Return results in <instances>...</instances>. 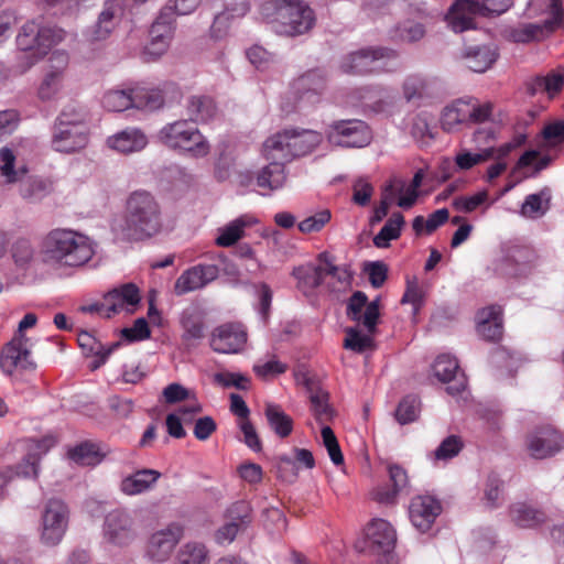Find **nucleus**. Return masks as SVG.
<instances>
[{"label":"nucleus","instance_id":"obj_9","mask_svg":"<svg viewBox=\"0 0 564 564\" xmlns=\"http://www.w3.org/2000/svg\"><path fill=\"white\" fill-rule=\"evenodd\" d=\"M101 535L104 542L110 546L123 549L131 545L138 536L131 511L117 508L107 512Z\"/></svg>","mask_w":564,"mask_h":564},{"label":"nucleus","instance_id":"obj_47","mask_svg":"<svg viewBox=\"0 0 564 564\" xmlns=\"http://www.w3.org/2000/svg\"><path fill=\"white\" fill-rule=\"evenodd\" d=\"M209 552L205 544L189 541L183 544L175 558V564H208Z\"/></svg>","mask_w":564,"mask_h":564},{"label":"nucleus","instance_id":"obj_25","mask_svg":"<svg viewBox=\"0 0 564 564\" xmlns=\"http://www.w3.org/2000/svg\"><path fill=\"white\" fill-rule=\"evenodd\" d=\"M441 511L442 506L440 501L432 496H416L409 506L410 520L413 527L421 532L431 529Z\"/></svg>","mask_w":564,"mask_h":564},{"label":"nucleus","instance_id":"obj_52","mask_svg":"<svg viewBox=\"0 0 564 564\" xmlns=\"http://www.w3.org/2000/svg\"><path fill=\"white\" fill-rule=\"evenodd\" d=\"M494 156L491 149H480V151L471 152L467 149H460L455 155V164L458 170L467 171L474 166L487 162Z\"/></svg>","mask_w":564,"mask_h":564},{"label":"nucleus","instance_id":"obj_36","mask_svg":"<svg viewBox=\"0 0 564 564\" xmlns=\"http://www.w3.org/2000/svg\"><path fill=\"white\" fill-rule=\"evenodd\" d=\"M467 98H459L444 107L441 113V126L445 132H456L462 126L468 124Z\"/></svg>","mask_w":564,"mask_h":564},{"label":"nucleus","instance_id":"obj_32","mask_svg":"<svg viewBox=\"0 0 564 564\" xmlns=\"http://www.w3.org/2000/svg\"><path fill=\"white\" fill-rule=\"evenodd\" d=\"M161 473L143 468L126 476L120 484V490L127 496H137L151 490L160 479Z\"/></svg>","mask_w":564,"mask_h":564},{"label":"nucleus","instance_id":"obj_64","mask_svg":"<svg viewBox=\"0 0 564 564\" xmlns=\"http://www.w3.org/2000/svg\"><path fill=\"white\" fill-rule=\"evenodd\" d=\"M398 36L405 42H416L425 35L423 24L414 21H404L397 28Z\"/></svg>","mask_w":564,"mask_h":564},{"label":"nucleus","instance_id":"obj_14","mask_svg":"<svg viewBox=\"0 0 564 564\" xmlns=\"http://www.w3.org/2000/svg\"><path fill=\"white\" fill-rule=\"evenodd\" d=\"M31 347L32 343L25 335H14L0 355V367L3 372L12 375L17 369H35V364L31 359Z\"/></svg>","mask_w":564,"mask_h":564},{"label":"nucleus","instance_id":"obj_22","mask_svg":"<svg viewBox=\"0 0 564 564\" xmlns=\"http://www.w3.org/2000/svg\"><path fill=\"white\" fill-rule=\"evenodd\" d=\"M141 300L139 289L133 283H127L109 291L104 296V306L106 307V318L126 312L131 314Z\"/></svg>","mask_w":564,"mask_h":564},{"label":"nucleus","instance_id":"obj_56","mask_svg":"<svg viewBox=\"0 0 564 564\" xmlns=\"http://www.w3.org/2000/svg\"><path fill=\"white\" fill-rule=\"evenodd\" d=\"M420 412V401L414 395H408L401 400L397 410L395 419L400 424H408L417 419Z\"/></svg>","mask_w":564,"mask_h":564},{"label":"nucleus","instance_id":"obj_51","mask_svg":"<svg viewBox=\"0 0 564 564\" xmlns=\"http://www.w3.org/2000/svg\"><path fill=\"white\" fill-rule=\"evenodd\" d=\"M312 412L321 425H325L333 419L334 411L328 403V393L322 389L310 391Z\"/></svg>","mask_w":564,"mask_h":564},{"label":"nucleus","instance_id":"obj_18","mask_svg":"<svg viewBox=\"0 0 564 564\" xmlns=\"http://www.w3.org/2000/svg\"><path fill=\"white\" fill-rule=\"evenodd\" d=\"M247 332L239 323H226L210 335V347L218 354H239L247 344Z\"/></svg>","mask_w":564,"mask_h":564},{"label":"nucleus","instance_id":"obj_28","mask_svg":"<svg viewBox=\"0 0 564 564\" xmlns=\"http://www.w3.org/2000/svg\"><path fill=\"white\" fill-rule=\"evenodd\" d=\"M170 94L178 95V91L173 85H164L163 88L133 87V108L144 111L158 110L169 100Z\"/></svg>","mask_w":564,"mask_h":564},{"label":"nucleus","instance_id":"obj_45","mask_svg":"<svg viewBox=\"0 0 564 564\" xmlns=\"http://www.w3.org/2000/svg\"><path fill=\"white\" fill-rule=\"evenodd\" d=\"M212 145L208 139L196 127L183 143L178 152L189 159H204L209 155Z\"/></svg>","mask_w":564,"mask_h":564},{"label":"nucleus","instance_id":"obj_29","mask_svg":"<svg viewBox=\"0 0 564 564\" xmlns=\"http://www.w3.org/2000/svg\"><path fill=\"white\" fill-rule=\"evenodd\" d=\"M148 137L138 128H127L107 138V147L121 154L142 151L148 145Z\"/></svg>","mask_w":564,"mask_h":564},{"label":"nucleus","instance_id":"obj_16","mask_svg":"<svg viewBox=\"0 0 564 564\" xmlns=\"http://www.w3.org/2000/svg\"><path fill=\"white\" fill-rule=\"evenodd\" d=\"M325 88V75L323 72L314 69L294 79L291 86V93L297 105L303 108L317 105L321 101Z\"/></svg>","mask_w":564,"mask_h":564},{"label":"nucleus","instance_id":"obj_49","mask_svg":"<svg viewBox=\"0 0 564 564\" xmlns=\"http://www.w3.org/2000/svg\"><path fill=\"white\" fill-rule=\"evenodd\" d=\"M346 337L344 339V347L357 354L373 348V335L376 332L362 333L357 327H347L345 329Z\"/></svg>","mask_w":564,"mask_h":564},{"label":"nucleus","instance_id":"obj_63","mask_svg":"<svg viewBox=\"0 0 564 564\" xmlns=\"http://www.w3.org/2000/svg\"><path fill=\"white\" fill-rule=\"evenodd\" d=\"M214 381L225 388L235 387L239 390H247L250 380L239 372L221 371L214 375Z\"/></svg>","mask_w":564,"mask_h":564},{"label":"nucleus","instance_id":"obj_55","mask_svg":"<svg viewBox=\"0 0 564 564\" xmlns=\"http://www.w3.org/2000/svg\"><path fill=\"white\" fill-rule=\"evenodd\" d=\"M69 458L78 465L94 466L101 462V456L95 444L84 442L68 452Z\"/></svg>","mask_w":564,"mask_h":564},{"label":"nucleus","instance_id":"obj_26","mask_svg":"<svg viewBox=\"0 0 564 564\" xmlns=\"http://www.w3.org/2000/svg\"><path fill=\"white\" fill-rule=\"evenodd\" d=\"M228 518L226 522L215 532V541L220 545L230 544L237 534L247 528L250 523V508L248 503L238 501L228 509Z\"/></svg>","mask_w":564,"mask_h":564},{"label":"nucleus","instance_id":"obj_5","mask_svg":"<svg viewBox=\"0 0 564 564\" xmlns=\"http://www.w3.org/2000/svg\"><path fill=\"white\" fill-rule=\"evenodd\" d=\"M89 141L85 116L75 108H65L57 117L52 131L51 145L61 153H75L85 149Z\"/></svg>","mask_w":564,"mask_h":564},{"label":"nucleus","instance_id":"obj_21","mask_svg":"<svg viewBox=\"0 0 564 564\" xmlns=\"http://www.w3.org/2000/svg\"><path fill=\"white\" fill-rule=\"evenodd\" d=\"M219 269L215 264H197L185 270L174 283V293L178 296L200 290L218 278Z\"/></svg>","mask_w":564,"mask_h":564},{"label":"nucleus","instance_id":"obj_61","mask_svg":"<svg viewBox=\"0 0 564 564\" xmlns=\"http://www.w3.org/2000/svg\"><path fill=\"white\" fill-rule=\"evenodd\" d=\"M332 218L328 209H323L299 223V230L303 234L318 232Z\"/></svg>","mask_w":564,"mask_h":564},{"label":"nucleus","instance_id":"obj_20","mask_svg":"<svg viewBox=\"0 0 564 564\" xmlns=\"http://www.w3.org/2000/svg\"><path fill=\"white\" fill-rule=\"evenodd\" d=\"M477 15H486L479 0H455L445 15V21L451 30L460 33L475 29Z\"/></svg>","mask_w":564,"mask_h":564},{"label":"nucleus","instance_id":"obj_33","mask_svg":"<svg viewBox=\"0 0 564 564\" xmlns=\"http://www.w3.org/2000/svg\"><path fill=\"white\" fill-rule=\"evenodd\" d=\"M463 58L470 70L484 73L495 64L498 52L494 45H474L464 50Z\"/></svg>","mask_w":564,"mask_h":564},{"label":"nucleus","instance_id":"obj_19","mask_svg":"<svg viewBox=\"0 0 564 564\" xmlns=\"http://www.w3.org/2000/svg\"><path fill=\"white\" fill-rule=\"evenodd\" d=\"M121 14V0H106L96 22L84 32L85 40L89 43L107 40L119 24Z\"/></svg>","mask_w":564,"mask_h":564},{"label":"nucleus","instance_id":"obj_57","mask_svg":"<svg viewBox=\"0 0 564 564\" xmlns=\"http://www.w3.org/2000/svg\"><path fill=\"white\" fill-rule=\"evenodd\" d=\"M549 209V198L543 193L527 196L522 204V214L527 217L536 218Z\"/></svg>","mask_w":564,"mask_h":564},{"label":"nucleus","instance_id":"obj_42","mask_svg":"<svg viewBox=\"0 0 564 564\" xmlns=\"http://www.w3.org/2000/svg\"><path fill=\"white\" fill-rule=\"evenodd\" d=\"M388 473L393 489L381 488L375 491L373 499L380 503H392L397 495L408 485L406 471L401 466L391 464L388 466Z\"/></svg>","mask_w":564,"mask_h":564},{"label":"nucleus","instance_id":"obj_6","mask_svg":"<svg viewBox=\"0 0 564 564\" xmlns=\"http://www.w3.org/2000/svg\"><path fill=\"white\" fill-rule=\"evenodd\" d=\"M397 58V52L382 47L370 46L348 53L339 62L345 74L365 75L390 70V63Z\"/></svg>","mask_w":564,"mask_h":564},{"label":"nucleus","instance_id":"obj_62","mask_svg":"<svg viewBox=\"0 0 564 564\" xmlns=\"http://www.w3.org/2000/svg\"><path fill=\"white\" fill-rule=\"evenodd\" d=\"M425 293L417 284L416 280H408L406 290L402 296V304H411L412 313L416 315L424 303Z\"/></svg>","mask_w":564,"mask_h":564},{"label":"nucleus","instance_id":"obj_46","mask_svg":"<svg viewBox=\"0 0 564 564\" xmlns=\"http://www.w3.org/2000/svg\"><path fill=\"white\" fill-rule=\"evenodd\" d=\"M264 413L270 427L278 436L284 438L292 433L293 420L279 405L267 404Z\"/></svg>","mask_w":564,"mask_h":564},{"label":"nucleus","instance_id":"obj_58","mask_svg":"<svg viewBox=\"0 0 564 564\" xmlns=\"http://www.w3.org/2000/svg\"><path fill=\"white\" fill-rule=\"evenodd\" d=\"M468 102V124L481 123L490 119L494 110V105L490 101L479 102L475 98H467Z\"/></svg>","mask_w":564,"mask_h":564},{"label":"nucleus","instance_id":"obj_30","mask_svg":"<svg viewBox=\"0 0 564 564\" xmlns=\"http://www.w3.org/2000/svg\"><path fill=\"white\" fill-rule=\"evenodd\" d=\"M19 195L29 204H39L54 191V182L50 177L32 175L23 177L19 183Z\"/></svg>","mask_w":564,"mask_h":564},{"label":"nucleus","instance_id":"obj_31","mask_svg":"<svg viewBox=\"0 0 564 564\" xmlns=\"http://www.w3.org/2000/svg\"><path fill=\"white\" fill-rule=\"evenodd\" d=\"M196 128L193 121L181 119L163 126L156 133V139L166 148L178 151L188 135Z\"/></svg>","mask_w":564,"mask_h":564},{"label":"nucleus","instance_id":"obj_24","mask_svg":"<svg viewBox=\"0 0 564 564\" xmlns=\"http://www.w3.org/2000/svg\"><path fill=\"white\" fill-rule=\"evenodd\" d=\"M366 538L370 551L383 554L377 564L384 557H393L388 553L394 547L397 533L388 521L383 519L372 520L366 529Z\"/></svg>","mask_w":564,"mask_h":564},{"label":"nucleus","instance_id":"obj_38","mask_svg":"<svg viewBox=\"0 0 564 564\" xmlns=\"http://www.w3.org/2000/svg\"><path fill=\"white\" fill-rule=\"evenodd\" d=\"M188 119L195 123H206L217 116L214 100L207 96H192L186 105Z\"/></svg>","mask_w":564,"mask_h":564},{"label":"nucleus","instance_id":"obj_60","mask_svg":"<svg viewBox=\"0 0 564 564\" xmlns=\"http://www.w3.org/2000/svg\"><path fill=\"white\" fill-rule=\"evenodd\" d=\"M47 53H42L35 50H19L15 57L14 72L19 75L26 73L36 63H39Z\"/></svg>","mask_w":564,"mask_h":564},{"label":"nucleus","instance_id":"obj_27","mask_svg":"<svg viewBox=\"0 0 564 564\" xmlns=\"http://www.w3.org/2000/svg\"><path fill=\"white\" fill-rule=\"evenodd\" d=\"M433 372L440 381L448 383V394L457 395L465 390L466 379L458 372V362L451 355H440L433 365Z\"/></svg>","mask_w":564,"mask_h":564},{"label":"nucleus","instance_id":"obj_11","mask_svg":"<svg viewBox=\"0 0 564 564\" xmlns=\"http://www.w3.org/2000/svg\"><path fill=\"white\" fill-rule=\"evenodd\" d=\"M69 519L67 506L59 499L46 503L41 522L40 540L46 546H56L63 540Z\"/></svg>","mask_w":564,"mask_h":564},{"label":"nucleus","instance_id":"obj_37","mask_svg":"<svg viewBox=\"0 0 564 564\" xmlns=\"http://www.w3.org/2000/svg\"><path fill=\"white\" fill-rule=\"evenodd\" d=\"M511 521L519 528L535 529L546 522L544 511L525 502H516L510 507Z\"/></svg>","mask_w":564,"mask_h":564},{"label":"nucleus","instance_id":"obj_43","mask_svg":"<svg viewBox=\"0 0 564 564\" xmlns=\"http://www.w3.org/2000/svg\"><path fill=\"white\" fill-rule=\"evenodd\" d=\"M252 225V219L248 216L238 217L221 228H218L216 245L220 247H230L243 237L245 229Z\"/></svg>","mask_w":564,"mask_h":564},{"label":"nucleus","instance_id":"obj_13","mask_svg":"<svg viewBox=\"0 0 564 564\" xmlns=\"http://www.w3.org/2000/svg\"><path fill=\"white\" fill-rule=\"evenodd\" d=\"M183 535L184 527L177 522H171L166 527L154 531L147 544L148 557L156 563L165 562Z\"/></svg>","mask_w":564,"mask_h":564},{"label":"nucleus","instance_id":"obj_34","mask_svg":"<svg viewBox=\"0 0 564 564\" xmlns=\"http://www.w3.org/2000/svg\"><path fill=\"white\" fill-rule=\"evenodd\" d=\"M501 308L499 306H489L482 308L477 314V332L487 340H499L502 336Z\"/></svg>","mask_w":564,"mask_h":564},{"label":"nucleus","instance_id":"obj_39","mask_svg":"<svg viewBox=\"0 0 564 564\" xmlns=\"http://www.w3.org/2000/svg\"><path fill=\"white\" fill-rule=\"evenodd\" d=\"M269 161L270 163L258 173L257 185L261 188L275 191L281 188L286 181L284 160Z\"/></svg>","mask_w":564,"mask_h":564},{"label":"nucleus","instance_id":"obj_35","mask_svg":"<svg viewBox=\"0 0 564 564\" xmlns=\"http://www.w3.org/2000/svg\"><path fill=\"white\" fill-rule=\"evenodd\" d=\"M28 173L25 165H17V154L9 147L0 149V185L8 187L18 184Z\"/></svg>","mask_w":564,"mask_h":564},{"label":"nucleus","instance_id":"obj_4","mask_svg":"<svg viewBox=\"0 0 564 564\" xmlns=\"http://www.w3.org/2000/svg\"><path fill=\"white\" fill-rule=\"evenodd\" d=\"M272 29L281 35L299 36L311 31L316 18L313 9L303 0H274Z\"/></svg>","mask_w":564,"mask_h":564},{"label":"nucleus","instance_id":"obj_15","mask_svg":"<svg viewBox=\"0 0 564 564\" xmlns=\"http://www.w3.org/2000/svg\"><path fill=\"white\" fill-rule=\"evenodd\" d=\"M173 9L164 6L150 30V42L144 48V54L158 58L170 47L174 34Z\"/></svg>","mask_w":564,"mask_h":564},{"label":"nucleus","instance_id":"obj_2","mask_svg":"<svg viewBox=\"0 0 564 564\" xmlns=\"http://www.w3.org/2000/svg\"><path fill=\"white\" fill-rule=\"evenodd\" d=\"M163 227L162 208L158 199L147 191L130 194L126 204L120 231L127 239L143 240L158 235Z\"/></svg>","mask_w":564,"mask_h":564},{"label":"nucleus","instance_id":"obj_41","mask_svg":"<svg viewBox=\"0 0 564 564\" xmlns=\"http://www.w3.org/2000/svg\"><path fill=\"white\" fill-rule=\"evenodd\" d=\"M181 325L184 330L183 339L187 343H195L204 337V318L196 307H187L182 312Z\"/></svg>","mask_w":564,"mask_h":564},{"label":"nucleus","instance_id":"obj_40","mask_svg":"<svg viewBox=\"0 0 564 564\" xmlns=\"http://www.w3.org/2000/svg\"><path fill=\"white\" fill-rule=\"evenodd\" d=\"M564 84V69L557 68L552 70L545 76H535L528 82V91L531 95L538 93H546L550 97L556 95L563 87Z\"/></svg>","mask_w":564,"mask_h":564},{"label":"nucleus","instance_id":"obj_23","mask_svg":"<svg viewBox=\"0 0 564 564\" xmlns=\"http://www.w3.org/2000/svg\"><path fill=\"white\" fill-rule=\"evenodd\" d=\"M347 316L351 321L361 324L368 332H376L380 316L378 301L368 303L367 295L361 291H357L348 301Z\"/></svg>","mask_w":564,"mask_h":564},{"label":"nucleus","instance_id":"obj_10","mask_svg":"<svg viewBox=\"0 0 564 564\" xmlns=\"http://www.w3.org/2000/svg\"><path fill=\"white\" fill-rule=\"evenodd\" d=\"M325 135L330 144L340 148H364L372 139L367 123L357 119L333 121L327 126Z\"/></svg>","mask_w":564,"mask_h":564},{"label":"nucleus","instance_id":"obj_48","mask_svg":"<svg viewBox=\"0 0 564 564\" xmlns=\"http://www.w3.org/2000/svg\"><path fill=\"white\" fill-rule=\"evenodd\" d=\"M404 225V217L401 213H394L387 220L381 230L375 236L373 245L377 248H387L391 240L398 239Z\"/></svg>","mask_w":564,"mask_h":564},{"label":"nucleus","instance_id":"obj_44","mask_svg":"<svg viewBox=\"0 0 564 564\" xmlns=\"http://www.w3.org/2000/svg\"><path fill=\"white\" fill-rule=\"evenodd\" d=\"M78 344L87 354H91L97 357V360L93 365L94 369L104 365L112 351L120 346V343L117 341L112 343L109 347L106 348L100 341H98L87 332H82L78 335Z\"/></svg>","mask_w":564,"mask_h":564},{"label":"nucleus","instance_id":"obj_17","mask_svg":"<svg viewBox=\"0 0 564 564\" xmlns=\"http://www.w3.org/2000/svg\"><path fill=\"white\" fill-rule=\"evenodd\" d=\"M564 438L551 425H544L531 431L525 441L527 449L533 458L543 459L555 455L562 448Z\"/></svg>","mask_w":564,"mask_h":564},{"label":"nucleus","instance_id":"obj_53","mask_svg":"<svg viewBox=\"0 0 564 564\" xmlns=\"http://www.w3.org/2000/svg\"><path fill=\"white\" fill-rule=\"evenodd\" d=\"M102 105L109 111H124L133 108L132 88L107 91L102 97Z\"/></svg>","mask_w":564,"mask_h":564},{"label":"nucleus","instance_id":"obj_3","mask_svg":"<svg viewBox=\"0 0 564 564\" xmlns=\"http://www.w3.org/2000/svg\"><path fill=\"white\" fill-rule=\"evenodd\" d=\"M324 140L323 133L311 129H285L263 143L267 160H285L312 153Z\"/></svg>","mask_w":564,"mask_h":564},{"label":"nucleus","instance_id":"obj_12","mask_svg":"<svg viewBox=\"0 0 564 564\" xmlns=\"http://www.w3.org/2000/svg\"><path fill=\"white\" fill-rule=\"evenodd\" d=\"M529 10L532 12L547 11L552 20H546L544 25L528 23L514 30L512 36L516 42H529L542 34L543 28L554 30L556 24L564 23V10L561 0H530Z\"/></svg>","mask_w":564,"mask_h":564},{"label":"nucleus","instance_id":"obj_1","mask_svg":"<svg viewBox=\"0 0 564 564\" xmlns=\"http://www.w3.org/2000/svg\"><path fill=\"white\" fill-rule=\"evenodd\" d=\"M95 254V243L86 235L68 229L55 228L42 239L40 256L53 268H76L86 264Z\"/></svg>","mask_w":564,"mask_h":564},{"label":"nucleus","instance_id":"obj_59","mask_svg":"<svg viewBox=\"0 0 564 564\" xmlns=\"http://www.w3.org/2000/svg\"><path fill=\"white\" fill-rule=\"evenodd\" d=\"M321 436L323 441V445L326 447L330 460L335 465H340L344 463V456L341 454L339 444L337 438L333 432V430L328 425H322Z\"/></svg>","mask_w":564,"mask_h":564},{"label":"nucleus","instance_id":"obj_8","mask_svg":"<svg viewBox=\"0 0 564 564\" xmlns=\"http://www.w3.org/2000/svg\"><path fill=\"white\" fill-rule=\"evenodd\" d=\"M65 31L55 25H44L40 21H26L17 35V45L19 50H35L42 53L48 51L63 42Z\"/></svg>","mask_w":564,"mask_h":564},{"label":"nucleus","instance_id":"obj_7","mask_svg":"<svg viewBox=\"0 0 564 564\" xmlns=\"http://www.w3.org/2000/svg\"><path fill=\"white\" fill-rule=\"evenodd\" d=\"M69 56L65 51H55L43 68L36 86V98L42 102L56 101L63 95L66 84Z\"/></svg>","mask_w":564,"mask_h":564},{"label":"nucleus","instance_id":"obj_54","mask_svg":"<svg viewBox=\"0 0 564 564\" xmlns=\"http://www.w3.org/2000/svg\"><path fill=\"white\" fill-rule=\"evenodd\" d=\"M324 273V268H316L312 265L299 267L293 271V275L297 279L299 288L304 292L321 285Z\"/></svg>","mask_w":564,"mask_h":564},{"label":"nucleus","instance_id":"obj_50","mask_svg":"<svg viewBox=\"0 0 564 564\" xmlns=\"http://www.w3.org/2000/svg\"><path fill=\"white\" fill-rule=\"evenodd\" d=\"M402 89L406 101L420 100L431 96V83L421 75L408 76L403 83Z\"/></svg>","mask_w":564,"mask_h":564}]
</instances>
